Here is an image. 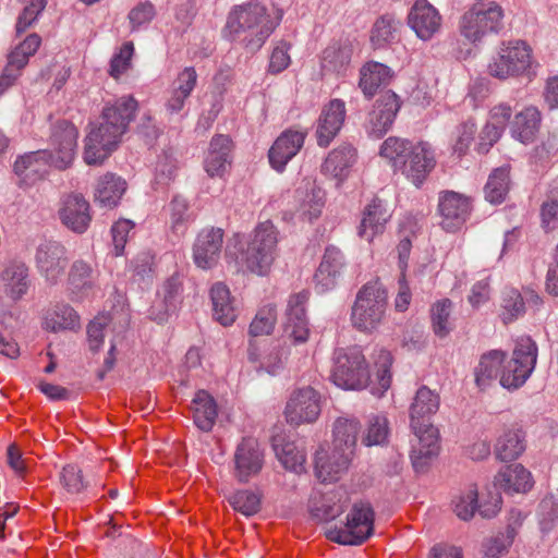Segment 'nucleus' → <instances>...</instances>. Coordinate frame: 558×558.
<instances>
[{
	"label": "nucleus",
	"mask_w": 558,
	"mask_h": 558,
	"mask_svg": "<svg viewBox=\"0 0 558 558\" xmlns=\"http://www.w3.org/2000/svg\"><path fill=\"white\" fill-rule=\"evenodd\" d=\"M408 23L418 38L428 40L440 29L441 16L427 0H416L409 12Z\"/></svg>",
	"instance_id": "24"
},
{
	"label": "nucleus",
	"mask_w": 558,
	"mask_h": 558,
	"mask_svg": "<svg viewBox=\"0 0 558 558\" xmlns=\"http://www.w3.org/2000/svg\"><path fill=\"white\" fill-rule=\"evenodd\" d=\"M331 378L343 389L360 390L368 385L369 372L360 347L336 350Z\"/></svg>",
	"instance_id": "6"
},
{
	"label": "nucleus",
	"mask_w": 558,
	"mask_h": 558,
	"mask_svg": "<svg viewBox=\"0 0 558 558\" xmlns=\"http://www.w3.org/2000/svg\"><path fill=\"white\" fill-rule=\"evenodd\" d=\"M109 320L107 315H98L88 324L87 338L92 351L97 352L101 348Z\"/></svg>",
	"instance_id": "62"
},
{
	"label": "nucleus",
	"mask_w": 558,
	"mask_h": 558,
	"mask_svg": "<svg viewBox=\"0 0 558 558\" xmlns=\"http://www.w3.org/2000/svg\"><path fill=\"white\" fill-rule=\"evenodd\" d=\"M471 210L470 199L459 193L448 191L439 196L438 211L444 230L453 232L466 221Z\"/></svg>",
	"instance_id": "20"
},
{
	"label": "nucleus",
	"mask_w": 558,
	"mask_h": 558,
	"mask_svg": "<svg viewBox=\"0 0 558 558\" xmlns=\"http://www.w3.org/2000/svg\"><path fill=\"white\" fill-rule=\"evenodd\" d=\"M391 76V70L387 65L368 62L361 69L359 86L365 96L371 97L380 86L387 85Z\"/></svg>",
	"instance_id": "43"
},
{
	"label": "nucleus",
	"mask_w": 558,
	"mask_h": 558,
	"mask_svg": "<svg viewBox=\"0 0 558 558\" xmlns=\"http://www.w3.org/2000/svg\"><path fill=\"white\" fill-rule=\"evenodd\" d=\"M181 289L182 282L179 275H173L163 282L161 289L158 291V295L162 298L163 312L156 314L154 319L162 322L166 314L175 307Z\"/></svg>",
	"instance_id": "52"
},
{
	"label": "nucleus",
	"mask_w": 558,
	"mask_h": 558,
	"mask_svg": "<svg viewBox=\"0 0 558 558\" xmlns=\"http://www.w3.org/2000/svg\"><path fill=\"white\" fill-rule=\"evenodd\" d=\"M352 458L353 457L348 453L335 450L333 447H331L330 453L317 451L315 457V473L317 478L323 483L337 481L348 471Z\"/></svg>",
	"instance_id": "27"
},
{
	"label": "nucleus",
	"mask_w": 558,
	"mask_h": 558,
	"mask_svg": "<svg viewBox=\"0 0 558 558\" xmlns=\"http://www.w3.org/2000/svg\"><path fill=\"white\" fill-rule=\"evenodd\" d=\"M126 190V183L113 173L101 177L95 190V201L102 207L113 208Z\"/></svg>",
	"instance_id": "42"
},
{
	"label": "nucleus",
	"mask_w": 558,
	"mask_h": 558,
	"mask_svg": "<svg viewBox=\"0 0 558 558\" xmlns=\"http://www.w3.org/2000/svg\"><path fill=\"white\" fill-rule=\"evenodd\" d=\"M290 45L286 41H279L272 49L268 71L271 74H278L284 71L290 62L291 58L289 54Z\"/></svg>",
	"instance_id": "64"
},
{
	"label": "nucleus",
	"mask_w": 558,
	"mask_h": 558,
	"mask_svg": "<svg viewBox=\"0 0 558 558\" xmlns=\"http://www.w3.org/2000/svg\"><path fill=\"white\" fill-rule=\"evenodd\" d=\"M475 132L476 126L472 120H468L457 126L453 133L452 148L458 156H462L466 153L474 140Z\"/></svg>",
	"instance_id": "58"
},
{
	"label": "nucleus",
	"mask_w": 558,
	"mask_h": 558,
	"mask_svg": "<svg viewBox=\"0 0 558 558\" xmlns=\"http://www.w3.org/2000/svg\"><path fill=\"white\" fill-rule=\"evenodd\" d=\"M306 137V132L288 129L278 136L268 151L271 167L281 172L287 163L300 151Z\"/></svg>",
	"instance_id": "22"
},
{
	"label": "nucleus",
	"mask_w": 558,
	"mask_h": 558,
	"mask_svg": "<svg viewBox=\"0 0 558 558\" xmlns=\"http://www.w3.org/2000/svg\"><path fill=\"white\" fill-rule=\"evenodd\" d=\"M345 113V104L341 99H331L323 108L316 128V140L320 147H327L340 132Z\"/></svg>",
	"instance_id": "21"
},
{
	"label": "nucleus",
	"mask_w": 558,
	"mask_h": 558,
	"mask_svg": "<svg viewBox=\"0 0 558 558\" xmlns=\"http://www.w3.org/2000/svg\"><path fill=\"white\" fill-rule=\"evenodd\" d=\"M228 501L234 511L250 518L260 510V495L248 490H236L228 497Z\"/></svg>",
	"instance_id": "51"
},
{
	"label": "nucleus",
	"mask_w": 558,
	"mask_h": 558,
	"mask_svg": "<svg viewBox=\"0 0 558 558\" xmlns=\"http://www.w3.org/2000/svg\"><path fill=\"white\" fill-rule=\"evenodd\" d=\"M542 227L546 231L554 230L558 225V193L550 191L541 206Z\"/></svg>",
	"instance_id": "63"
},
{
	"label": "nucleus",
	"mask_w": 558,
	"mask_h": 558,
	"mask_svg": "<svg viewBox=\"0 0 558 558\" xmlns=\"http://www.w3.org/2000/svg\"><path fill=\"white\" fill-rule=\"evenodd\" d=\"M46 4L47 0H29L25 4L15 24V32L17 36L25 33L35 24L40 13L45 10Z\"/></svg>",
	"instance_id": "55"
},
{
	"label": "nucleus",
	"mask_w": 558,
	"mask_h": 558,
	"mask_svg": "<svg viewBox=\"0 0 558 558\" xmlns=\"http://www.w3.org/2000/svg\"><path fill=\"white\" fill-rule=\"evenodd\" d=\"M361 428L360 421L353 416L338 417L332 424L331 447L353 457Z\"/></svg>",
	"instance_id": "28"
},
{
	"label": "nucleus",
	"mask_w": 558,
	"mask_h": 558,
	"mask_svg": "<svg viewBox=\"0 0 558 558\" xmlns=\"http://www.w3.org/2000/svg\"><path fill=\"white\" fill-rule=\"evenodd\" d=\"M505 359L506 353L500 350H492L481 356L474 369L475 384L480 389L484 390L497 378L500 379L501 366Z\"/></svg>",
	"instance_id": "36"
},
{
	"label": "nucleus",
	"mask_w": 558,
	"mask_h": 558,
	"mask_svg": "<svg viewBox=\"0 0 558 558\" xmlns=\"http://www.w3.org/2000/svg\"><path fill=\"white\" fill-rule=\"evenodd\" d=\"M375 512L367 501L353 504L344 530L329 533V538L342 545H360L373 535Z\"/></svg>",
	"instance_id": "8"
},
{
	"label": "nucleus",
	"mask_w": 558,
	"mask_h": 558,
	"mask_svg": "<svg viewBox=\"0 0 558 558\" xmlns=\"http://www.w3.org/2000/svg\"><path fill=\"white\" fill-rule=\"evenodd\" d=\"M279 231L270 220L259 222L242 252V260L251 272L265 276L278 256Z\"/></svg>",
	"instance_id": "3"
},
{
	"label": "nucleus",
	"mask_w": 558,
	"mask_h": 558,
	"mask_svg": "<svg viewBox=\"0 0 558 558\" xmlns=\"http://www.w3.org/2000/svg\"><path fill=\"white\" fill-rule=\"evenodd\" d=\"M81 319L76 311L65 302L51 305L44 315L43 328L52 331L75 330L80 328Z\"/></svg>",
	"instance_id": "31"
},
{
	"label": "nucleus",
	"mask_w": 558,
	"mask_h": 558,
	"mask_svg": "<svg viewBox=\"0 0 558 558\" xmlns=\"http://www.w3.org/2000/svg\"><path fill=\"white\" fill-rule=\"evenodd\" d=\"M264 462L265 454L258 440L253 437H243L233 453L232 474L238 482L247 483L259 474Z\"/></svg>",
	"instance_id": "10"
},
{
	"label": "nucleus",
	"mask_w": 558,
	"mask_h": 558,
	"mask_svg": "<svg viewBox=\"0 0 558 558\" xmlns=\"http://www.w3.org/2000/svg\"><path fill=\"white\" fill-rule=\"evenodd\" d=\"M213 316L222 326H230L236 318V310L228 287L221 282L215 283L210 289Z\"/></svg>",
	"instance_id": "38"
},
{
	"label": "nucleus",
	"mask_w": 558,
	"mask_h": 558,
	"mask_svg": "<svg viewBox=\"0 0 558 558\" xmlns=\"http://www.w3.org/2000/svg\"><path fill=\"white\" fill-rule=\"evenodd\" d=\"M4 291L12 300H20L25 295L29 288L28 267L23 262H11L5 266L1 276Z\"/></svg>",
	"instance_id": "33"
},
{
	"label": "nucleus",
	"mask_w": 558,
	"mask_h": 558,
	"mask_svg": "<svg viewBox=\"0 0 558 558\" xmlns=\"http://www.w3.org/2000/svg\"><path fill=\"white\" fill-rule=\"evenodd\" d=\"M439 405L440 398L437 392L426 386L417 389L410 405V426L413 433H421V430L428 433L429 429H437L432 424V416L437 413Z\"/></svg>",
	"instance_id": "15"
},
{
	"label": "nucleus",
	"mask_w": 558,
	"mask_h": 558,
	"mask_svg": "<svg viewBox=\"0 0 558 558\" xmlns=\"http://www.w3.org/2000/svg\"><path fill=\"white\" fill-rule=\"evenodd\" d=\"M387 299V290L378 279L365 283L357 292L352 306L353 327L363 332L377 329L386 314Z\"/></svg>",
	"instance_id": "5"
},
{
	"label": "nucleus",
	"mask_w": 558,
	"mask_h": 558,
	"mask_svg": "<svg viewBox=\"0 0 558 558\" xmlns=\"http://www.w3.org/2000/svg\"><path fill=\"white\" fill-rule=\"evenodd\" d=\"M390 218L388 210L379 198H374L364 209L359 227V235L371 242L376 234L384 231Z\"/></svg>",
	"instance_id": "34"
},
{
	"label": "nucleus",
	"mask_w": 558,
	"mask_h": 558,
	"mask_svg": "<svg viewBox=\"0 0 558 558\" xmlns=\"http://www.w3.org/2000/svg\"><path fill=\"white\" fill-rule=\"evenodd\" d=\"M58 215L62 225L77 234L84 233L92 221L89 203L77 193L62 198Z\"/></svg>",
	"instance_id": "19"
},
{
	"label": "nucleus",
	"mask_w": 558,
	"mask_h": 558,
	"mask_svg": "<svg viewBox=\"0 0 558 558\" xmlns=\"http://www.w3.org/2000/svg\"><path fill=\"white\" fill-rule=\"evenodd\" d=\"M355 148L350 144H342L331 150L322 165V172L335 179H341L354 163Z\"/></svg>",
	"instance_id": "39"
},
{
	"label": "nucleus",
	"mask_w": 558,
	"mask_h": 558,
	"mask_svg": "<svg viewBox=\"0 0 558 558\" xmlns=\"http://www.w3.org/2000/svg\"><path fill=\"white\" fill-rule=\"evenodd\" d=\"M277 322V311L271 304L265 305L258 310L250 325V335L252 337L270 335Z\"/></svg>",
	"instance_id": "53"
},
{
	"label": "nucleus",
	"mask_w": 558,
	"mask_h": 558,
	"mask_svg": "<svg viewBox=\"0 0 558 558\" xmlns=\"http://www.w3.org/2000/svg\"><path fill=\"white\" fill-rule=\"evenodd\" d=\"M52 153L37 150L26 153L15 160L13 171L20 179V185H32L41 180L47 173L49 162H52Z\"/></svg>",
	"instance_id": "25"
},
{
	"label": "nucleus",
	"mask_w": 558,
	"mask_h": 558,
	"mask_svg": "<svg viewBox=\"0 0 558 558\" xmlns=\"http://www.w3.org/2000/svg\"><path fill=\"white\" fill-rule=\"evenodd\" d=\"M502 19V9L497 3H490L487 9L483 5H474L461 17V35L472 43L480 41L484 36L501 31Z\"/></svg>",
	"instance_id": "9"
},
{
	"label": "nucleus",
	"mask_w": 558,
	"mask_h": 558,
	"mask_svg": "<svg viewBox=\"0 0 558 558\" xmlns=\"http://www.w3.org/2000/svg\"><path fill=\"white\" fill-rule=\"evenodd\" d=\"M310 292L303 290L290 296L286 311L284 335L293 343H304L310 336V328L306 318L305 304L308 301Z\"/></svg>",
	"instance_id": "17"
},
{
	"label": "nucleus",
	"mask_w": 558,
	"mask_h": 558,
	"mask_svg": "<svg viewBox=\"0 0 558 558\" xmlns=\"http://www.w3.org/2000/svg\"><path fill=\"white\" fill-rule=\"evenodd\" d=\"M413 145L408 140L390 136L383 143L380 156L388 159L395 169H400Z\"/></svg>",
	"instance_id": "48"
},
{
	"label": "nucleus",
	"mask_w": 558,
	"mask_h": 558,
	"mask_svg": "<svg viewBox=\"0 0 558 558\" xmlns=\"http://www.w3.org/2000/svg\"><path fill=\"white\" fill-rule=\"evenodd\" d=\"M134 53V45L132 41L124 43L119 52L114 53L109 68L110 76L119 78L131 65V59Z\"/></svg>",
	"instance_id": "60"
},
{
	"label": "nucleus",
	"mask_w": 558,
	"mask_h": 558,
	"mask_svg": "<svg viewBox=\"0 0 558 558\" xmlns=\"http://www.w3.org/2000/svg\"><path fill=\"white\" fill-rule=\"evenodd\" d=\"M319 413V395L312 387H304L294 391L284 411L287 421L295 426L316 421Z\"/></svg>",
	"instance_id": "14"
},
{
	"label": "nucleus",
	"mask_w": 558,
	"mask_h": 558,
	"mask_svg": "<svg viewBox=\"0 0 558 558\" xmlns=\"http://www.w3.org/2000/svg\"><path fill=\"white\" fill-rule=\"evenodd\" d=\"M452 302L449 299L437 301L430 310L433 330L439 338L446 337L452 329L453 323L450 318Z\"/></svg>",
	"instance_id": "50"
},
{
	"label": "nucleus",
	"mask_w": 558,
	"mask_h": 558,
	"mask_svg": "<svg viewBox=\"0 0 558 558\" xmlns=\"http://www.w3.org/2000/svg\"><path fill=\"white\" fill-rule=\"evenodd\" d=\"M78 132L73 123L62 120L53 125L51 145L53 147L52 163L56 168L64 170L72 163L77 145Z\"/></svg>",
	"instance_id": "16"
},
{
	"label": "nucleus",
	"mask_w": 558,
	"mask_h": 558,
	"mask_svg": "<svg viewBox=\"0 0 558 558\" xmlns=\"http://www.w3.org/2000/svg\"><path fill=\"white\" fill-rule=\"evenodd\" d=\"M414 435L417 438V445H413L411 451L412 465L415 472L424 473L439 453L438 429H429L428 433L421 430Z\"/></svg>",
	"instance_id": "30"
},
{
	"label": "nucleus",
	"mask_w": 558,
	"mask_h": 558,
	"mask_svg": "<svg viewBox=\"0 0 558 558\" xmlns=\"http://www.w3.org/2000/svg\"><path fill=\"white\" fill-rule=\"evenodd\" d=\"M60 483L70 494H80L86 487L81 469L68 464L60 473Z\"/></svg>",
	"instance_id": "61"
},
{
	"label": "nucleus",
	"mask_w": 558,
	"mask_h": 558,
	"mask_svg": "<svg viewBox=\"0 0 558 558\" xmlns=\"http://www.w3.org/2000/svg\"><path fill=\"white\" fill-rule=\"evenodd\" d=\"M36 267L49 284H57L68 266V251L57 241L40 243L35 254Z\"/></svg>",
	"instance_id": "11"
},
{
	"label": "nucleus",
	"mask_w": 558,
	"mask_h": 558,
	"mask_svg": "<svg viewBox=\"0 0 558 558\" xmlns=\"http://www.w3.org/2000/svg\"><path fill=\"white\" fill-rule=\"evenodd\" d=\"M374 363L377 369V378L378 384L381 391L388 390L391 384V373L390 367L392 365V355L391 353L384 349H375L374 350Z\"/></svg>",
	"instance_id": "57"
},
{
	"label": "nucleus",
	"mask_w": 558,
	"mask_h": 558,
	"mask_svg": "<svg viewBox=\"0 0 558 558\" xmlns=\"http://www.w3.org/2000/svg\"><path fill=\"white\" fill-rule=\"evenodd\" d=\"M232 141L227 135H216L209 143L204 169L210 178H222L231 166Z\"/></svg>",
	"instance_id": "26"
},
{
	"label": "nucleus",
	"mask_w": 558,
	"mask_h": 558,
	"mask_svg": "<svg viewBox=\"0 0 558 558\" xmlns=\"http://www.w3.org/2000/svg\"><path fill=\"white\" fill-rule=\"evenodd\" d=\"M525 313L523 295L515 289L507 288L502 292L500 318L504 324H510Z\"/></svg>",
	"instance_id": "47"
},
{
	"label": "nucleus",
	"mask_w": 558,
	"mask_h": 558,
	"mask_svg": "<svg viewBox=\"0 0 558 558\" xmlns=\"http://www.w3.org/2000/svg\"><path fill=\"white\" fill-rule=\"evenodd\" d=\"M277 24L259 3H247L232 11L227 21V29L233 41H239L251 52H255L272 34Z\"/></svg>",
	"instance_id": "2"
},
{
	"label": "nucleus",
	"mask_w": 558,
	"mask_h": 558,
	"mask_svg": "<svg viewBox=\"0 0 558 558\" xmlns=\"http://www.w3.org/2000/svg\"><path fill=\"white\" fill-rule=\"evenodd\" d=\"M541 112L536 107H527L515 114L512 122V135L526 144L535 140L539 129Z\"/></svg>",
	"instance_id": "41"
},
{
	"label": "nucleus",
	"mask_w": 558,
	"mask_h": 558,
	"mask_svg": "<svg viewBox=\"0 0 558 558\" xmlns=\"http://www.w3.org/2000/svg\"><path fill=\"white\" fill-rule=\"evenodd\" d=\"M388 437V421L384 416H374L369 420L366 435L362 442L367 446L381 445Z\"/></svg>",
	"instance_id": "59"
},
{
	"label": "nucleus",
	"mask_w": 558,
	"mask_h": 558,
	"mask_svg": "<svg viewBox=\"0 0 558 558\" xmlns=\"http://www.w3.org/2000/svg\"><path fill=\"white\" fill-rule=\"evenodd\" d=\"M532 48L523 40L502 41L488 63L490 76L498 80L535 75Z\"/></svg>",
	"instance_id": "4"
},
{
	"label": "nucleus",
	"mask_w": 558,
	"mask_h": 558,
	"mask_svg": "<svg viewBox=\"0 0 558 558\" xmlns=\"http://www.w3.org/2000/svg\"><path fill=\"white\" fill-rule=\"evenodd\" d=\"M495 484L507 493H525L532 488L533 478L522 464H511L498 472Z\"/></svg>",
	"instance_id": "35"
},
{
	"label": "nucleus",
	"mask_w": 558,
	"mask_h": 558,
	"mask_svg": "<svg viewBox=\"0 0 558 558\" xmlns=\"http://www.w3.org/2000/svg\"><path fill=\"white\" fill-rule=\"evenodd\" d=\"M525 450V435L521 429H508L497 439L496 458L500 461H513Z\"/></svg>",
	"instance_id": "44"
},
{
	"label": "nucleus",
	"mask_w": 558,
	"mask_h": 558,
	"mask_svg": "<svg viewBox=\"0 0 558 558\" xmlns=\"http://www.w3.org/2000/svg\"><path fill=\"white\" fill-rule=\"evenodd\" d=\"M222 243V229H203L194 243L193 257L195 264L203 269H209L215 266L220 257Z\"/></svg>",
	"instance_id": "23"
},
{
	"label": "nucleus",
	"mask_w": 558,
	"mask_h": 558,
	"mask_svg": "<svg viewBox=\"0 0 558 558\" xmlns=\"http://www.w3.org/2000/svg\"><path fill=\"white\" fill-rule=\"evenodd\" d=\"M401 108L399 96L392 90L379 94L373 110L368 113L366 130L375 137L384 136L391 128Z\"/></svg>",
	"instance_id": "13"
},
{
	"label": "nucleus",
	"mask_w": 558,
	"mask_h": 558,
	"mask_svg": "<svg viewBox=\"0 0 558 558\" xmlns=\"http://www.w3.org/2000/svg\"><path fill=\"white\" fill-rule=\"evenodd\" d=\"M537 360V345L530 337L517 340L512 357L501 366L499 384L508 390H517L531 376Z\"/></svg>",
	"instance_id": "7"
},
{
	"label": "nucleus",
	"mask_w": 558,
	"mask_h": 558,
	"mask_svg": "<svg viewBox=\"0 0 558 558\" xmlns=\"http://www.w3.org/2000/svg\"><path fill=\"white\" fill-rule=\"evenodd\" d=\"M352 48L350 45H330L323 52V68L340 73L350 64Z\"/></svg>",
	"instance_id": "49"
},
{
	"label": "nucleus",
	"mask_w": 558,
	"mask_h": 558,
	"mask_svg": "<svg viewBox=\"0 0 558 558\" xmlns=\"http://www.w3.org/2000/svg\"><path fill=\"white\" fill-rule=\"evenodd\" d=\"M510 169L502 166L495 169L488 177L484 187L485 198L492 204H500L505 201L510 186Z\"/></svg>",
	"instance_id": "46"
},
{
	"label": "nucleus",
	"mask_w": 558,
	"mask_h": 558,
	"mask_svg": "<svg viewBox=\"0 0 558 558\" xmlns=\"http://www.w3.org/2000/svg\"><path fill=\"white\" fill-rule=\"evenodd\" d=\"M343 266V255L335 246L325 250L323 260L314 275L316 290L324 293L336 286V279Z\"/></svg>",
	"instance_id": "29"
},
{
	"label": "nucleus",
	"mask_w": 558,
	"mask_h": 558,
	"mask_svg": "<svg viewBox=\"0 0 558 558\" xmlns=\"http://www.w3.org/2000/svg\"><path fill=\"white\" fill-rule=\"evenodd\" d=\"M272 448L276 457L287 470L295 473H302L305 470L306 454L303 446L277 435L272 438Z\"/></svg>",
	"instance_id": "37"
},
{
	"label": "nucleus",
	"mask_w": 558,
	"mask_h": 558,
	"mask_svg": "<svg viewBox=\"0 0 558 558\" xmlns=\"http://www.w3.org/2000/svg\"><path fill=\"white\" fill-rule=\"evenodd\" d=\"M137 107L136 99L131 95L105 105L99 123L90 129L85 140L84 160L87 165L101 163L117 148Z\"/></svg>",
	"instance_id": "1"
},
{
	"label": "nucleus",
	"mask_w": 558,
	"mask_h": 558,
	"mask_svg": "<svg viewBox=\"0 0 558 558\" xmlns=\"http://www.w3.org/2000/svg\"><path fill=\"white\" fill-rule=\"evenodd\" d=\"M409 151L400 170L416 186H420L436 166L435 151L427 142L415 143Z\"/></svg>",
	"instance_id": "18"
},
{
	"label": "nucleus",
	"mask_w": 558,
	"mask_h": 558,
	"mask_svg": "<svg viewBox=\"0 0 558 558\" xmlns=\"http://www.w3.org/2000/svg\"><path fill=\"white\" fill-rule=\"evenodd\" d=\"M40 45L41 37L33 33L9 53L7 65L0 75V95L16 82L29 58L36 53Z\"/></svg>",
	"instance_id": "12"
},
{
	"label": "nucleus",
	"mask_w": 558,
	"mask_h": 558,
	"mask_svg": "<svg viewBox=\"0 0 558 558\" xmlns=\"http://www.w3.org/2000/svg\"><path fill=\"white\" fill-rule=\"evenodd\" d=\"M187 209H189V204H187L186 199L181 196L173 197V199L170 203L171 230L178 236L183 235L187 229V221H189Z\"/></svg>",
	"instance_id": "56"
},
{
	"label": "nucleus",
	"mask_w": 558,
	"mask_h": 558,
	"mask_svg": "<svg viewBox=\"0 0 558 558\" xmlns=\"http://www.w3.org/2000/svg\"><path fill=\"white\" fill-rule=\"evenodd\" d=\"M96 280L97 271L88 262L76 259L70 266L66 282L72 295L76 298L87 295L94 289Z\"/></svg>",
	"instance_id": "32"
},
{
	"label": "nucleus",
	"mask_w": 558,
	"mask_h": 558,
	"mask_svg": "<svg viewBox=\"0 0 558 558\" xmlns=\"http://www.w3.org/2000/svg\"><path fill=\"white\" fill-rule=\"evenodd\" d=\"M478 501L476 486L469 487L452 500L453 512L461 520L468 521L473 518Z\"/></svg>",
	"instance_id": "54"
},
{
	"label": "nucleus",
	"mask_w": 558,
	"mask_h": 558,
	"mask_svg": "<svg viewBox=\"0 0 558 558\" xmlns=\"http://www.w3.org/2000/svg\"><path fill=\"white\" fill-rule=\"evenodd\" d=\"M193 420L197 428L210 432L218 415L215 399L205 390H198L192 401Z\"/></svg>",
	"instance_id": "40"
},
{
	"label": "nucleus",
	"mask_w": 558,
	"mask_h": 558,
	"mask_svg": "<svg viewBox=\"0 0 558 558\" xmlns=\"http://www.w3.org/2000/svg\"><path fill=\"white\" fill-rule=\"evenodd\" d=\"M400 26L401 22L392 13H386L379 16L375 21L371 34V40L374 47L380 48L392 43L397 37Z\"/></svg>",
	"instance_id": "45"
}]
</instances>
